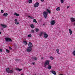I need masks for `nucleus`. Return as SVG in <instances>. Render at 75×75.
<instances>
[{
  "mask_svg": "<svg viewBox=\"0 0 75 75\" xmlns=\"http://www.w3.org/2000/svg\"><path fill=\"white\" fill-rule=\"evenodd\" d=\"M5 40L6 42H12L13 41L11 39L8 37L5 38Z\"/></svg>",
  "mask_w": 75,
  "mask_h": 75,
  "instance_id": "1",
  "label": "nucleus"
},
{
  "mask_svg": "<svg viewBox=\"0 0 75 75\" xmlns=\"http://www.w3.org/2000/svg\"><path fill=\"white\" fill-rule=\"evenodd\" d=\"M6 71L7 72H8V73H13V70H10V69L9 68L6 69Z\"/></svg>",
  "mask_w": 75,
  "mask_h": 75,
  "instance_id": "2",
  "label": "nucleus"
},
{
  "mask_svg": "<svg viewBox=\"0 0 75 75\" xmlns=\"http://www.w3.org/2000/svg\"><path fill=\"white\" fill-rule=\"evenodd\" d=\"M43 15L45 17V18H46L47 17V16H48V13L47 12L45 11L43 13Z\"/></svg>",
  "mask_w": 75,
  "mask_h": 75,
  "instance_id": "3",
  "label": "nucleus"
},
{
  "mask_svg": "<svg viewBox=\"0 0 75 75\" xmlns=\"http://www.w3.org/2000/svg\"><path fill=\"white\" fill-rule=\"evenodd\" d=\"M32 50V49L31 47H28L27 48L26 51L27 52H30V51H31V50Z\"/></svg>",
  "mask_w": 75,
  "mask_h": 75,
  "instance_id": "4",
  "label": "nucleus"
},
{
  "mask_svg": "<svg viewBox=\"0 0 75 75\" xmlns=\"http://www.w3.org/2000/svg\"><path fill=\"white\" fill-rule=\"evenodd\" d=\"M50 23L52 25H54V24H55V20L51 21L50 22Z\"/></svg>",
  "mask_w": 75,
  "mask_h": 75,
  "instance_id": "5",
  "label": "nucleus"
},
{
  "mask_svg": "<svg viewBox=\"0 0 75 75\" xmlns=\"http://www.w3.org/2000/svg\"><path fill=\"white\" fill-rule=\"evenodd\" d=\"M28 45L29 46V47L30 48H32L33 47V44H32V43L31 42H29Z\"/></svg>",
  "mask_w": 75,
  "mask_h": 75,
  "instance_id": "6",
  "label": "nucleus"
},
{
  "mask_svg": "<svg viewBox=\"0 0 75 75\" xmlns=\"http://www.w3.org/2000/svg\"><path fill=\"white\" fill-rule=\"evenodd\" d=\"M38 6H39V3L38 2H36L34 4V7H38Z\"/></svg>",
  "mask_w": 75,
  "mask_h": 75,
  "instance_id": "7",
  "label": "nucleus"
},
{
  "mask_svg": "<svg viewBox=\"0 0 75 75\" xmlns=\"http://www.w3.org/2000/svg\"><path fill=\"white\" fill-rule=\"evenodd\" d=\"M48 35L46 33H44V37L47 38L48 37Z\"/></svg>",
  "mask_w": 75,
  "mask_h": 75,
  "instance_id": "8",
  "label": "nucleus"
},
{
  "mask_svg": "<svg viewBox=\"0 0 75 75\" xmlns=\"http://www.w3.org/2000/svg\"><path fill=\"white\" fill-rule=\"evenodd\" d=\"M1 25L2 26V28H6V27H7V25L5 24H1Z\"/></svg>",
  "mask_w": 75,
  "mask_h": 75,
  "instance_id": "9",
  "label": "nucleus"
},
{
  "mask_svg": "<svg viewBox=\"0 0 75 75\" xmlns=\"http://www.w3.org/2000/svg\"><path fill=\"white\" fill-rule=\"evenodd\" d=\"M70 19L72 22H74L75 21V19L74 18H71Z\"/></svg>",
  "mask_w": 75,
  "mask_h": 75,
  "instance_id": "10",
  "label": "nucleus"
},
{
  "mask_svg": "<svg viewBox=\"0 0 75 75\" xmlns=\"http://www.w3.org/2000/svg\"><path fill=\"white\" fill-rule=\"evenodd\" d=\"M32 59V60H33V61H34V60H37V57H32L31 58Z\"/></svg>",
  "mask_w": 75,
  "mask_h": 75,
  "instance_id": "11",
  "label": "nucleus"
},
{
  "mask_svg": "<svg viewBox=\"0 0 75 75\" xmlns=\"http://www.w3.org/2000/svg\"><path fill=\"white\" fill-rule=\"evenodd\" d=\"M49 63H50V61L49 60H47L45 62V64H47V65H49Z\"/></svg>",
  "mask_w": 75,
  "mask_h": 75,
  "instance_id": "12",
  "label": "nucleus"
},
{
  "mask_svg": "<svg viewBox=\"0 0 75 75\" xmlns=\"http://www.w3.org/2000/svg\"><path fill=\"white\" fill-rule=\"evenodd\" d=\"M52 74H54V75H56V72L54 71H51Z\"/></svg>",
  "mask_w": 75,
  "mask_h": 75,
  "instance_id": "13",
  "label": "nucleus"
},
{
  "mask_svg": "<svg viewBox=\"0 0 75 75\" xmlns=\"http://www.w3.org/2000/svg\"><path fill=\"white\" fill-rule=\"evenodd\" d=\"M15 70H17V71H21V70H22V69H18L17 68H15Z\"/></svg>",
  "mask_w": 75,
  "mask_h": 75,
  "instance_id": "14",
  "label": "nucleus"
},
{
  "mask_svg": "<svg viewBox=\"0 0 75 75\" xmlns=\"http://www.w3.org/2000/svg\"><path fill=\"white\" fill-rule=\"evenodd\" d=\"M8 15V14L6 13H4L3 14V16L4 17H6V16H7Z\"/></svg>",
  "mask_w": 75,
  "mask_h": 75,
  "instance_id": "15",
  "label": "nucleus"
},
{
  "mask_svg": "<svg viewBox=\"0 0 75 75\" xmlns=\"http://www.w3.org/2000/svg\"><path fill=\"white\" fill-rule=\"evenodd\" d=\"M52 68V67H51V66L50 65H48V69H51V68Z\"/></svg>",
  "mask_w": 75,
  "mask_h": 75,
  "instance_id": "16",
  "label": "nucleus"
},
{
  "mask_svg": "<svg viewBox=\"0 0 75 75\" xmlns=\"http://www.w3.org/2000/svg\"><path fill=\"white\" fill-rule=\"evenodd\" d=\"M69 33H70V35H71L72 34V31L71 29H69Z\"/></svg>",
  "mask_w": 75,
  "mask_h": 75,
  "instance_id": "17",
  "label": "nucleus"
},
{
  "mask_svg": "<svg viewBox=\"0 0 75 75\" xmlns=\"http://www.w3.org/2000/svg\"><path fill=\"white\" fill-rule=\"evenodd\" d=\"M23 43H24L25 45H27V42L26 41H23Z\"/></svg>",
  "mask_w": 75,
  "mask_h": 75,
  "instance_id": "18",
  "label": "nucleus"
},
{
  "mask_svg": "<svg viewBox=\"0 0 75 75\" xmlns=\"http://www.w3.org/2000/svg\"><path fill=\"white\" fill-rule=\"evenodd\" d=\"M14 15H15L16 16H20L19 14L17 13L16 12L14 13Z\"/></svg>",
  "mask_w": 75,
  "mask_h": 75,
  "instance_id": "19",
  "label": "nucleus"
},
{
  "mask_svg": "<svg viewBox=\"0 0 75 75\" xmlns=\"http://www.w3.org/2000/svg\"><path fill=\"white\" fill-rule=\"evenodd\" d=\"M56 10H57V11H60V10H61V9L59 8V7H58L57 8Z\"/></svg>",
  "mask_w": 75,
  "mask_h": 75,
  "instance_id": "20",
  "label": "nucleus"
},
{
  "mask_svg": "<svg viewBox=\"0 0 75 75\" xmlns=\"http://www.w3.org/2000/svg\"><path fill=\"white\" fill-rule=\"evenodd\" d=\"M56 51H57V53L58 54H60V53H59V49H57Z\"/></svg>",
  "mask_w": 75,
  "mask_h": 75,
  "instance_id": "21",
  "label": "nucleus"
},
{
  "mask_svg": "<svg viewBox=\"0 0 75 75\" xmlns=\"http://www.w3.org/2000/svg\"><path fill=\"white\" fill-rule=\"evenodd\" d=\"M42 34H43V33L42 32H41L39 34L40 36L41 37Z\"/></svg>",
  "mask_w": 75,
  "mask_h": 75,
  "instance_id": "22",
  "label": "nucleus"
},
{
  "mask_svg": "<svg viewBox=\"0 0 75 75\" xmlns=\"http://www.w3.org/2000/svg\"><path fill=\"white\" fill-rule=\"evenodd\" d=\"M50 59L52 60H53L54 59V58L52 57H50Z\"/></svg>",
  "mask_w": 75,
  "mask_h": 75,
  "instance_id": "23",
  "label": "nucleus"
},
{
  "mask_svg": "<svg viewBox=\"0 0 75 75\" xmlns=\"http://www.w3.org/2000/svg\"><path fill=\"white\" fill-rule=\"evenodd\" d=\"M47 11L49 13H50V14L51 13V11H50L48 9H47Z\"/></svg>",
  "mask_w": 75,
  "mask_h": 75,
  "instance_id": "24",
  "label": "nucleus"
},
{
  "mask_svg": "<svg viewBox=\"0 0 75 75\" xmlns=\"http://www.w3.org/2000/svg\"><path fill=\"white\" fill-rule=\"evenodd\" d=\"M33 22L34 23H37V21H36V19H35L33 20Z\"/></svg>",
  "mask_w": 75,
  "mask_h": 75,
  "instance_id": "25",
  "label": "nucleus"
},
{
  "mask_svg": "<svg viewBox=\"0 0 75 75\" xmlns=\"http://www.w3.org/2000/svg\"><path fill=\"white\" fill-rule=\"evenodd\" d=\"M35 29H36L35 31L37 33V32H38V31H39V29H38L36 28Z\"/></svg>",
  "mask_w": 75,
  "mask_h": 75,
  "instance_id": "26",
  "label": "nucleus"
},
{
  "mask_svg": "<svg viewBox=\"0 0 75 75\" xmlns=\"http://www.w3.org/2000/svg\"><path fill=\"white\" fill-rule=\"evenodd\" d=\"M32 1H32V0H29V3H32Z\"/></svg>",
  "mask_w": 75,
  "mask_h": 75,
  "instance_id": "27",
  "label": "nucleus"
},
{
  "mask_svg": "<svg viewBox=\"0 0 75 75\" xmlns=\"http://www.w3.org/2000/svg\"><path fill=\"white\" fill-rule=\"evenodd\" d=\"M30 27H31V28H34V25L33 24H32L30 25Z\"/></svg>",
  "mask_w": 75,
  "mask_h": 75,
  "instance_id": "28",
  "label": "nucleus"
},
{
  "mask_svg": "<svg viewBox=\"0 0 75 75\" xmlns=\"http://www.w3.org/2000/svg\"><path fill=\"white\" fill-rule=\"evenodd\" d=\"M61 0V3H64V0Z\"/></svg>",
  "mask_w": 75,
  "mask_h": 75,
  "instance_id": "29",
  "label": "nucleus"
},
{
  "mask_svg": "<svg viewBox=\"0 0 75 75\" xmlns=\"http://www.w3.org/2000/svg\"><path fill=\"white\" fill-rule=\"evenodd\" d=\"M73 55L75 56V51H73L72 53Z\"/></svg>",
  "mask_w": 75,
  "mask_h": 75,
  "instance_id": "30",
  "label": "nucleus"
},
{
  "mask_svg": "<svg viewBox=\"0 0 75 75\" xmlns=\"http://www.w3.org/2000/svg\"><path fill=\"white\" fill-rule=\"evenodd\" d=\"M47 64H45V63L44 64V67L45 68H46V67H47Z\"/></svg>",
  "mask_w": 75,
  "mask_h": 75,
  "instance_id": "31",
  "label": "nucleus"
},
{
  "mask_svg": "<svg viewBox=\"0 0 75 75\" xmlns=\"http://www.w3.org/2000/svg\"><path fill=\"white\" fill-rule=\"evenodd\" d=\"M6 51L7 52H8V53H9L10 51L7 49H6Z\"/></svg>",
  "mask_w": 75,
  "mask_h": 75,
  "instance_id": "32",
  "label": "nucleus"
},
{
  "mask_svg": "<svg viewBox=\"0 0 75 75\" xmlns=\"http://www.w3.org/2000/svg\"><path fill=\"white\" fill-rule=\"evenodd\" d=\"M16 24H19V23H18V22L16 21L15 22Z\"/></svg>",
  "mask_w": 75,
  "mask_h": 75,
  "instance_id": "33",
  "label": "nucleus"
},
{
  "mask_svg": "<svg viewBox=\"0 0 75 75\" xmlns=\"http://www.w3.org/2000/svg\"><path fill=\"white\" fill-rule=\"evenodd\" d=\"M28 37H31V34L28 35Z\"/></svg>",
  "mask_w": 75,
  "mask_h": 75,
  "instance_id": "34",
  "label": "nucleus"
},
{
  "mask_svg": "<svg viewBox=\"0 0 75 75\" xmlns=\"http://www.w3.org/2000/svg\"><path fill=\"white\" fill-rule=\"evenodd\" d=\"M30 18L31 19H34V17L33 16H30Z\"/></svg>",
  "mask_w": 75,
  "mask_h": 75,
  "instance_id": "35",
  "label": "nucleus"
},
{
  "mask_svg": "<svg viewBox=\"0 0 75 75\" xmlns=\"http://www.w3.org/2000/svg\"><path fill=\"white\" fill-rule=\"evenodd\" d=\"M1 13H3V12H4V11L3 10H1Z\"/></svg>",
  "mask_w": 75,
  "mask_h": 75,
  "instance_id": "36",
  "label": "nucleus"
},
{
  "mask_svg": "<svg viewBox=\"0 0 75 75\" xmlns=\"http://www.w3.org/2000/svg\"><path fill=\"white\" fill-rule=\"evenodd\" d=\"M31 32L32 33H34V30H31Z\"/></svg>",
  "mask_w": 75,
  "mask_h": 75,
  "instance_id": "37",
  "label": "nucleus"
},
{
  "mask_svg": "<svg viewBox=\"0 0 75 75\" xmlns=\"http://www.w3.org/2000/svg\"><path fill=\"white\" fill-rule=\"evenodd\" d=\"M15 21H16V22L17 21V19H15Z\"/></svg>",
  "mask_w": 75,
  "mask_h": 75,
  "instance_id": "38",
  "label": "nucleus"
},
{
  "mask_svg": "<svg viewBox=\"0 0 75 75\" xmlns=\"http://www.w3.org/2000/svg\"><path fill=\"white\" fill-rule=\"evenodd\" d=\"M0 51L1 52H2V51H3V50H2V49H0Z\"/></svg>",
  "mask_w": 75,
  "mask_h": 75,
  "instance_id": "39",
  "label": "nucleus"
},
{
  "mask_svg": "<svg viewBox=\"0 0 75 75\" xmlns=\"http://www.w3.org/2000/svg\"><path fill=\"white\" fill-rule=\"evenodd\" d=\"M35 63L34 62H33L32 63L33 65H34Z\"/></svg>",
  "mask_w": 75,
  "mask_h": 75,
  "instance_id": "40",
  "label": "nucleus"
},
{
  "mask_svg": "<svg viewBox=\"0 0 75 75\" xmlns=\"http://www.w3.org/2000/svg\"><path fill=\"white\" fill-rule=\"evenodd\" d=\"M9 49L10 50H11V49H12V48H11V47H9Z\"/></svg>",
  "mask_w": 75,
  "mask_h": 75,
  "instance_id": "41",
  "label": "nucleus"
},
{
  "mask_svg": "<svg viewBox=\"0 0 75 75\" xmlns=\"http://www.w3.org/2000/svg\"><path fill=\"white\" fill-rule=\"evenodd\" d=\"M40 0L41 1H42V2H43V1H44V0Z\"/></svg>",
  "mask_w": 75,
  "mask_h": 75,
  "instance_id": "42",
  "label": "nucleus"
},
{
  "mask_svg": "<svg viewBox=\"0 0 75 75\" xmlns=\"http://www.w3.org/2000/svg\"><path fill=\"white\" fill-rule=\"evenodd\" d=\"M69 6H67V8H69Z\"/></svg>",
  "mask_w": 75,
  "mask_h": 75,
  "instance_id": "43",
  "label": "nucleus"
},
{
  "mask_svg": "<svg viewBox=\"0 0 75 75\" xmlns=\"http://www.w3.org/2000/svg\"><path fill=\"white\" fill-rule=\"evenodd\" d=\"M28 17H30H30H31V16H28Z\"/></svg>",
  "mask_w": 75,
  "mask_h": 75,
  "instance_id": "44",
  "label": "nucleus"
},
{
  "mask_svg": "<svg viewBox=\"0 0 75 75\" xmlns=\"http://www.w3.org/2000/svg\"><path fill=\"white\" fill-rule=\"evenodd\" d=\"M74 25H75V23H74Z\"/></svg>",
  "mask_w": 75,
  "mask_h": 75,
  "instance_id": "45",
  "label": "nucleus"
},
{
  "mask_svg": "<svg viewBox=\"0 0 75 75\" xmlns=\"http://www.w3.org/2000/svg\"><path fill=\"white\" fill-rule=\"evenodd\" d=\"M41 59H43V57H42V58H41Z\"/></svg>",
  "mask_w": 75,
  "mask_h": 75,
  "instance_id": "46",
  "label": "nucleus"
},
{
  "mask_svg": "<svg viewBox=\"0 0 75 75\" xmlns=\"http://www.w3.org/2000/svg\"><path fill=\"white\" fill-rule=\"evenodd\" d=\"M1 32H0V34H1Z\"/></svg>",
  "mask_w": 75,
  "mask_h": 75,
  "instance_id": "47",
  "label": "nucleus"
},
{
  "mask_svg": "<svg viewBox=\"0 0 75 75\" xmlns=\"http://www.w3.org/2000/svg\"><path fill=\"white\" fill-rule=\"evenodd\" d=\"M59 75H64L62 74H60Z\"/></svg>",
  "mask_w": 75,
  "mask_h": 75,
  "instance_id": "48",
  "label": "nucleus"
},
{
  "mask_svg": "<svg viewBox=\"0 0 75 75\" xmlns=\"http://www.w3.org/2000/svg\"><path fill=\"white\" fill-rule=\"evenodd\" d=\"M43 25H45V24H43Z\"/></svg>",
  "mask_w": 75,
  "mask_h": 75,
  "instance_id": "49",
  "label": "nucleus"
},
{
  "mask_svg": "<svg viewBox=\"0 0 75 75\" xmlns=\"http://www.w3.org/2000/svg\"><path fill=\"white\" fill-rule=\"evenodd\" d=\"M21 75H23V74H22Z\"/></svg>",
  "mask_w": 75,
  "mask_h": 75,
  "instance_id": "50",
  "label": "nucleus"
},
{
  "mask_svg": "<svg viewBox=\"0 0 75 75\" xmlns=\"http://www.w3.org/2000/svg\"><path fill=\"white\" fill-rule=\"evenodd\" d=\"M17 59H16V61H17Z\"/></svg>",
  "mask_w": 75,
  "mask_h": 75,
  "instance_id": "51",
  "label": "nucleus"
}]
</instances>
